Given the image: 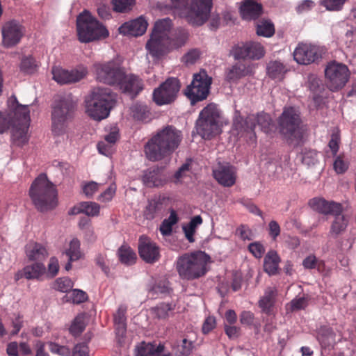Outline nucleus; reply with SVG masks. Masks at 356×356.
<instances>
[{
	"mask_svg": "<svg viewBox=\"0 0 356 356\" xmlns=\"http://www.w3.org/2000/svg\"><path fill=\"white\" fill-rule=\"evenodd\" d=\"M147 55L154 59L159 60L172 51L169 39H165L153 35H150L149 39L145 44Z\"/></svg>",
	"mask_w": 356,
	"mask_h": 356,
	"instance_id": "nucleus-19",
	"label": "nucleus"
},
{
	"mask_svg": "<svg viewBox=\"0 0 356 356\" xmlns=\"http://www.w3.org/2000/svg\"><path fill=\"white\" fill-rule=\"evenodd\" d=\"M114 10L118 13H125L130 10L134 6V0H113Z\"/></svg>",
	"mask_w": 356,
	"mask_h": 356,
	"instance_id": "nucleus-52",
	"label": "nucleus"
},
{
	"mask_svg": "<svg viewBox=\"0 0 356 356\" xmlns=\"http://www.w3.org/2000/svg\"><path fill=\"white\" fill-rule=\"evenodd\" d=\"M46 268L41 262H35L31 265L24 266L22 270H18L15 275V281L22 277L27 280H39L45 273Z\"/></svg>",
	"mask_w": 356,
	"mask_h": 356,
	"instance_id": "nucleus-25",
	"label": "nucleus"
},
{
	"mask_svg": "<svg viewBox=\"0 0 356 356\" xmlns=\"http://www.w3.org/2000/svg\"><path fill=\"white\" fill-rule=\"evenodd\" d=\"M65 253L68 257V259L70 261H75L81 259L83 256V253L81 250L80 241L76 238L72 239Z\"/></svg>",
	"mask_w": 356,
	"mask_h": 356,
	"instance_id": "nucleus-39",
	"label": "nucleus"
},
{
	"mask_svg": "<svg viewBox=\"0 0 356 356\" xmlns=\"http://www.w3.org/2000/svg\"><path fill=\"white\" fill-rule=\"evenodd\" d=\"M95 261L97 265H98L106 274L109 273V261L106 254H98L96 257Z\"/></svg>",
	"mask_w": 356,
	"mask_h": 356,
	"instance_id": "nucleus-63",
	"label": "nucleus"
},
{
	"mask_svg": "<svg viewBox=\"0 0 356 356\" xmlns=\"http://www.w3.org/2000/svg\"><path fill=\"white\" fill-rule=\"evenodd\" d=\"M257 124L261 129L266 133H270L274 128L270 116L265 113L257 115H249L243 119L238 113H236L233 120V131H236L240 137L248 138L251 140L255 139L254 129Z\"/></svg>",
	"mask_w": 356,
	"mask_h": 356,
	"instance_id": "nucleus-7",
	"label": "nucleus"
},
{
	"mask_svg": "<svg viewBox=\"0 0 356 356\" xmlns=\"http://www.w3.org/2000/svg\"><path fill=\"white\" fill-rule=\"evenodd\" d=\"M274 33V25L269 20H263L257 25V34L259 36L270 38Z\"/></svg>",
	"mask_w": 356,
	"mask_h": 356,
	"instance_id": "nucleus-45",
	"label": "nucleus"
},
{
	"mask_svg": "<svg viewBox=\"0 0 356 356\" xmlns=\"http://www.w3.org/2000/svg\"><path fill=\"white\" fill-rule=\"evenodd\" d=\"M316 338L323 348L332 346L334 343V334L327 326H321L317 331Z\"/></svg>",
	"mask_w": 356,
	"mask_h": 356,
	"instance_id": "nucleus-38",
	"label": "nucleus"
},
{
	"mask_svg": "<svg viewBox=\"0 0 356 356\" xmlns=\"http://www.w3.org/2000/svg\"><path fill=\"white\" fill-rule=\"evenodd\" d=\"M333 215L334 216V220L332 223L330 234L333 237H337L346 230L348 221L347 218L342 215L341 212Z\"/></svg>",
	"mask_w": 356,
	"mask_h": 356,
	"instance_id": "nucleus-36",
	"label": "nucleus"
},
{
	"mask_svg": "<svg viewBox=\"0 0 356 356\" xmlns=\"http://www.w3.org/2000/svg\"><path fill=\"white\" fill-rule=\"evenodd\" d=\"M85 327V316L83 314H79L74 318V321L72 322L70 327V331L73 335L76 336L80 334L83 331Z\"/></svg>",
	"mask_w": 356,
	"mask_h": 356,
	"instance_id": "nucleus-49",
	"label": "nucleus"
},
{
	"mask_svg": "<svg viewBox=\"0 0 356 356\" xmlns=\"http://www.w3.org/2000/svg\"><path fill=\"white\" fill-rule=\"evenodd\" d=\"M300 113L295 107H285L278 120L280 134L290 143L298 145L302 138Z\"/></svg>",
	"mask_w": 356,
	"mask_h": 356,
	"instance_id": "nucleus-9",
	"label": "nucleus"
},
{
	"mask_svg": "<svg viewBox=\"0 0 356 356\" xmlns=\"http://www.w3.org/2000/svg\"><path fill=\"white\" fill-rule=\"evenodd\" d=\"M302 163L308 166L316 164L318 161V153L315 150H307L303 153Z\"/></svg>",
	"mask_w": 356,
	"mask_h": 356,
	"instance_id": "nucleus-59",
	"label": "nucleus"
},
{
	"mask_svg": "<svg viewBox=\"0 0 356 356\" xmlns=\"http://www.w3.org/2000/svg\"><path fill=\"white\" fill-rule=\"evenodd\" d=\"M138 252L143 260L149 264L157 261L160 257L159 246L145 236L139 238Z\"/></svg>",
	"mask_w": 356,
	"mask_h": 356,
	"instance_id": "nucleus-21",
	"label": "nucleus"
},
{
	"mask_svg": "<svg viewBox=\"0 0 356 356\" xmlns=\"http://www.w3.org/2000/svg\"><path fill=\"white\" fill-rule=\"evenodd\" d=\"M74 108V102L71 95L56 97L51 114L52 131L55 134L60 135L65 131Z\"/></svg>",
	"mask_w": 356,
	"mask_h": 356,
	"instance_id": "nucleus-11",
	"label": "nucleus"
},
{
	"mask_svg": "<svg viewBox=\"0 0 356 356\" xmlns=\"http://www.w3.org/2000/svg\"><path fill=\"white\" fill-rule=\"evenodd\" d=\"M127 307L120 305L113 316L116 340L119 344L124 342L127 333Z\"/></svg>",
	"mask_w": 356,
	"mask_h": 356,
	"instance_id": "nucleus-24",
	"label": "nucleus"
},
{
	"mask_svg": "<svg viewBox=\"0 0 356 356\" xmlns=\"http://www.w3.org/2000/svg\"><path fill=\"white\" fill-rule=\"evenodd\" d=\"M213 175L216 181L225 187L233 186L236 180V168L227 163H218L213 169Z\"/></svg>",
	"mask_w": 356,
	"mask_h": 356,
	"instance_id": "nucleus-20",
	"label": "nucleus"
},
{
	"mask_svg": "<svg viewBox=\"0 0 356 356\" xmlns=\"http://www.w3.org/2000/svg\"><path fill=\"white\" fill-rule=\"evenodd\" d=\"M148 23L143 17L127 22L121 25L119 33L124 35L140 36L143 35L147 28Z\"/></svg>",
	"mask_w": 356,
	"mask_h": 356,
	"instance_id": "nucleus-22",
	"label": "nucleus"
},
{
	"mask_svg": "<svg viewBox=\"0 0 356 356\" xmlns=\"http://www.w3.org/2000/svg\"><path fill=\"white\" fill-rule=\"evenodd\" d=\"M100 212V206L95 202H81L74 206L69 211L70 215L84 213L89 217L98 216Z\"/></svg>",
	"mask_w": 356,
	"mask_h": 356,
	"instance_id": "nucleus-28",
	"label": "nucleus"
},
{
	"mask_svg": "<svg viewBox=\"0 0 356 356\" xmlns=\"http://www.w3.org/2000/svg\"><path fill=\"white\" fill-rule=\"evenodd\" d=\"M277 294V291L275 287H268L266 289L264 295L259 301V306L263 312L267 314L271 312Z\"/></svg>",
	"mask_w": 356,
	"mask_h": 356,
	"instance_id": "nucleus-33",
	"label": "nucleus"
},
{
	"mask_svg": "<svg viewBox=\"0 0 356 356\" xmlns=\"http://www.w3.org/2000/svg\"><path fill=\"white\" fill-rule=\"evenodd\" d=\"M248 47H250V59L258 60L265 54L264 47L260 43L248 42Z\"/></svg>",
	"mask_w": 356,
	"mask_h": 356,
	"instance_id": "nucleus-48",
	"label": "nucleus"
},
{
	"mask_svg": "<svg viewBox=\"0 0 356 356\" xmlns=\"http://www.w3.org/2000/svg\"><path fill=\"white\" fill-rule=\"evenodd\" d=\"M118 86L124 92L129 93L131 95H136L143 90V83L141 80L136 76L133 74L127 75L124 73V76Z\"/></svg>",
	"mask_w": 356,
	"mask_h": 356,
	"instance_id": "nucleus-27",
	"label": "nucleus"
},
{
	"mask_svg": "<svg viewBox=\"0 0 356 356\" xmlns=\"http://www.w3.org/2000/svg\"><path fill=\"white\" fill-rule=\"evenodd\" d=\"M100 184L90 181L84 182L82 184V191L87 197H92L93 195L99 190Z\"/></svg>",
	"mask_w": 356,
	"mask_h": 356,
	"instance_id": "nucleus-57",
	"label": "nucleus"
},
{
	"mask_svg": "<svg viewBox=\"0 0 356 356\" xmlns=\"http://www.w3.org/2000/svg\"><path fill=\"white\" fill-rule=\"evenodd\" d=\"M8 111L5 117L0 111V134L12 127L11 137L13 143L22 146L28 143V130L30 123V111L28 105L19 104L15 96H11L8 100Z\"/></svg>",
	"mask_w": 356,
	"mask_h": 356,
	"instance_id": "nucleus-1",
	"label": "nucleus"
},
{
	"mask_svg": "<svg viewBox=\"0 0 356 356\" xmlns=\"http://www.w3.org/2000/svg\"><path fill=\"white\" fill-rule=\"evenodd\" d=\"M180 89L177 78H169L153 92V99L157 105L162 106L173 102Z\"/></svg>",
	"mask_w": 356,
	"mask_h": 356,
	"instance_id": "nucleus-16",
	"label": "nucleus"
},
{
	"mask_svg": "<svg viewBox=\"0 0 356 356\" xmlns=\"http://www.w3.org/2000/svg\"><path fill=\"white\" fill-rule=\"evenodd\" d=\"M143 181L147 187L161 186L165 183L159 170H147L143 176Z\"/></svg>",
	"mask_w": 356,
	"mask_h": 356,
	"instance_id": "nucleus-37",
	"label": "nucleus"
},
{
	"mask_svg": "<svg viewBox=\"0 0 356 356\" xmlns=\"http://www.w3.org/2000/svg\"><path fill=\"white\" fill-rule=\"evenodd\" d=\"M175 13L195 26L204 24L209 19L213 6V0H169Z\"/></svg>",
	"mask_w": 356,
	"mask_h": 356,
	"instance_id": "nucleus-3",
	"label": "nucleus"
},
{
	"mask_svg": "<svg viewBox=\"0 0 356 356\" xmlns=\"http://www.w3.org/2000/svg\"><path fill=\"white\" fill-rule=\"evenodd\" d=\"M117 186L115 183H112L108 188L102 192L98 197V200L102 202H110L115 195Z\"/></svg>",
	"mask_w": 356,
	"mask_h": 356,
	"instance_id": "nucleus-56",
	"label": "nucleus"
},
{
	"mask_svg": "<svg viewBox=\"0 0 356 356\" xmlns=\"http://www.w3.org/2000/svg\"><path fill=\"white\" fill-rule=\"evenodd\" d=\"M25 27L17 20L6 22L1 27L2 45L6 48L17 45L25 33Z\"/></svg>",
	"mask_w": 356,
	"mask_h": 356,
	"instance_id": "nucleus-17",
	"label": "nucleus"
},
{
	"mask_svg": "<svg viewBox=\"0 0 356 356\" xmlns=\"http://www.w3.org/2000/svg\"><path fill=\"white\" fill-rule=\"evenodd\" d=\"M210 257L202 251L186 253L175 263L176 270L182 280H192L204 275Z\"/></svg>",
	"mask_w": 356,
	"mask_h": 356,
	"instance_id": "nucleus-4",
	"label": "nucleus"
},
{
	"mask_svg": "<svg viewBox=\"0 0 356 356\" xmlns=\"http://www.w3.org/2000/svg\"><path fill=\"white\" fill-rule=\"evenodd\" d=\"M132 113L134 118L143 121L147 118L149 111L146 106L136 104L133 106Z\"/></svg>",
	"mask_w": 356,
	"mask_h": 356,
	"instance_id": "nucleus-60",
	"label": "nucleus"
},
{
	"mask_svg": "<svg viewBox=\"0 0 356 356\" xmlns=\"http://www.w3.org/2000/svg\"><path fill=\"white\" fill-rule=\"evenodd\" d=\"M349 165V159L344 154H340L335 157L333 168L337 174H343L348 170Z\"/></svg>",
	"mask_w": 356,
	"mask_h": 356,
	"instance_id": "nucleus-42",
	"label": "nucleus"
},
{
	"mask_svg": "<svg viewBox=\"0 0 356 356\" xmlns=\"http://www.w3.org/2000/svg\"><path fill=\"white\" fill-rule=\"evenodd\" d=\"M49 348L51 353L61 356H70L71 353L70 349L67 346H60L54 342L49 343Z\"/></svg>",
	"mask_w": 356,
	"mask_h": 356,
	"instance_id": "nucleus-61",
	"label": "nucleus"
},
{
	"mask_svg": "<svg viewBox=\"0 0 356 356\" xmlns=\"http://www.w3.org/2000/svg\"><path fill=\"white\" fill-rule=\"evenodd\" d=\"M170 291V286L168 282L164 280L156 283L149 290V294L152 297L154 295H162L168 293Z\"/></svg>",
	"mask_w": 356,
	"mask_h": 356,
	"instance_id": "nucleus-54",
	"label": "nucleus"
},
{
	"mask_svg": "<svg viewBox=\"0 0 356 356\" xmlns=\"http://www.w3.org/2000/svg\"><path fill=\"white\" fill-rule=\"evenodd\" d=\"M248 250L256 258H261L265 252L264 245L259 242L250 243Z\"/></svg>",
	"mask_w": 356,
	"mask_h": 356,
	"instance_id": "nucleus-64",
	"label": "nucleus"
},
{
	"mask_svg": "<svg viewBox=\"0 0 356 356\" xmlns=\"http://www.w3.org/2000/svg\"><path fill=\"white\" fill-rule=\"evenodd\" d=\"M29 195L35 207L40 211L53 209L57 205L56 187L44 174L39 175L33 182Z\"/></svg>",
	"mask_w": 356,
	"mask_h": 356,
	"instance_id": "nucleus-5",
	"label": "nucleus"
},
{
	"mask_svg": "<svg viewBox=\"0 0 356 356\" xmlns=\"http://www.w3.org/2000/svg\"><path fill=\"white\" fill-rule=\"evenodd\" d=\"M253 65H245L243 64H236L226 72V79L230 82H234L254 72Z\"/></svg>",
	"mask_w": 356,
	"mask_h": 356,
	"instance_id": "nucleus-30",
	"label": "nucleus"
},
{
	"mask_svg": "<svg viewBox=\"0 0 356 356\" xmlns=\"http://www.w3.org/2000/svg\"><path fill=\"white\" fill-rule=\"evenodd\" d=\"M38 65L34 58L31 56L24 57L22 58L20 63V70L25 74H32L33 73Z\"/></svg>",
	"mask_w": 356,
	"mask_h": 356,
	"instance_id": "nucleus-50",
	"label": "nucleus"
},
{
	"mask_svg": "<svg viewBox=\"0 0 356 356\" xmlns=\"http://www.w3.org/2000/svg\"><path fill=\"white\" fill-rule=\"evenodd\" d=\"M120 261L126 265H131L136 259V253L127 245H122L118 252Z\"/></svg>",
	"mask_w": 356,
	"mask_h": 356,
	"instance_id": "nucleus-40",
	"label": "nucleus"
},
{
	"mask_svg": "<svg viewBox=\"0 0 356 356\" xmlns=\"http://www.w3.org/2000/svg\"><path fill=\"white\" fill-rule=\"evenodd\" d=\"M212 79L204 70L193 75V81L185 90L186 96L192 104L205 99L210 91Z\"/></svg>",
	"mask_w": 356,
	"mask_h": 356,
	"instance_id": "nucleus-13",
	"label": "nucleus"
},
{
	"mask_svg": "<svg viewBox=\"0 0 356 356\" xmlns=\"http://www.w3.org/2000/svg\"><path fill=\"white\" fill-rule=\"evenodd\" d=\"M67 301H71L74 304H79L85 302L87 298V294L82 290L74 289L70 291V294L66 296Z\"/></svg>",
	"mask_w": 356,
	"mask_h": 356,
	"instance_id": "nucleus-53",
	"label": "nucleus"
},
{
	"mask_svg": "<svg viewBox=\"0 0 356 356\" xmlns=\"http://www.w3.org/2000/svg\"><path fill=\"white\" fill-rule=\"evenodd\" d=\"M73 286V282L68 277H59L53 284V288L62 293L70 292Z\"/></svg>",
	"mask_w": 356,
	"mask_h": 356,
	"instance_id": "nucleus-47",
	"label": "nucleus"
},
{
	"mask_svg": "<svg viewBox=\"0 0 356 356\" xmlns=\"http://www.w3.org/2000/svg\"><path fill=\"white\" fill-rule=\"evenodd\" d=\"M115 96L107 88H95L86 98V112L95 120L106 118L115 104Z\"/></svg>",
	"mask_w": 356,
	"mask_h": 356,
	"instance_id": "nucleus-6",
	"label": "nucleus"
},
{
	"mask_svg": "<svg viewBox=\"0 0 356 356\" xmlns=\"http://www.w3.org/2000/svg\"><path fill=\"white\" fill-rule=\"evenodd\" d=\"M346 0H321V4L327 10L338 11L340 10Z\"/></svg>",
	"mask_w": 356,
	"mask_h": 356,
	"instance_id": "nucleus-55",
	"label": "nucleus"
},
{
	"mask_svg": "<svg viewBox=\"0 0 356 356\" xmlns=\"http://www.w3.org/2000/svg\"><path fill=\"white\" fill-rule=\"evenodd\" d=\"M97 147L99 154L108 157L111 156L115 152V145L105 140L99 142Z\"/></svg>",
	"mask_w": 356,
	"mask_h": 356,
	"instance_id": "nucleus-58",
	"label": "nucleus"
},
{
	"mask_svg": "<svg viewBox=\"0 0 356 356\" xmlns=\"http://www.w3.org/2000/svg\"><path fill=\"white\" fill-rule=\"evenodd\" d=\"M326 49L317 44L299 42L293 51L295 61L300 65H309L321 59Z\"/></svg>",
	"mask_w": 356,
	"mask_h": 356,
	"instance_id": "nucleus-14",
	"label": "nucleus"
},
{
	"mask_svg": "<svg viewBox=\"0 0 356 356\" xmlns=\"http://www.w3.org/2000/svg\"><path fill=\"white\" fill-rule=\"evenodd\" d=\"M135 356H171L169 351L165 350L162 344L158 346L152 343L141 342L136 348Z\"/></svg>",
	"mask_w": 356,
	"mask_h": 356,
	"instance_id": "nucleus-26",
	"label": "nucleus"
},
{
	"mask_svg": "<svg viewBox=\"0 0 356 356\" xmlns=\"http://www.w3.org/2000/svg\"><path fill=\"white\" fill-rule=\"evenodd\" d=\"M177 221V215L175 211L172 210L169 217L165 219L160 226V232L162 235L169 236L172 233L173 225H175Z\"/></svg>",
	"mask_w": 356,
	"mask_h": 356,
	"instance_id": "nucleus-41",
	"label": "nucleus"
},
{
	"mask_svg": "<svg viewBox=\"0 0 356 356\" xmlns=\"http://www.w3.org/2000/svg\"><path fill=\"white\" fill-rule=\"evenodd\" d=\"M26 254L29 260L40 261L48 256L46 248L38 243H29L26 245Z\"/></svg>",
	"mask_w": 356,
	"mask_h": 356,
	"instance_id": "nucleus-31",
	"label": "nucleus"
},
{
	"mask_svg": "<svg viewBox=\"0 0 356 356\" xmlns=\"http://www.w3.org/2000/svg\"><path fill=\"white\" fill-rule=\"evenodd\" d=\"M286 72V67L279 60H272L267 64L266 74L268 76L276 81L283 80Z\"/></svg>",
	"mask_w": 356,
	"mask_h": 356,
	"instance_id": "nucleus-32",
	"label": "nucleus"
},
{
	"mask_svg": "<svg viewBox=\"0 0 356 356\" xmlns=\"http://www.w3.org/2000/svg\"><path fill=\"white\" fill-rule=\"evenodd\" d=\"M76 31L79 40L83 43L104 39L109 35L106 27L86 10L76 17Z\"/></svg>",
	"mask_w": 356,
	"mask_h": 356,
	"instance_id": "nucleus-8",
	"label": "nucleus"
},
{
	"mask_svg": "<svg viewBox=\"0 0 356 356\" xmlns=\"http://www.w3.org/2000/svg\"><path fill=\"white\" fill-rule=\"evenodd\" d=\"M249 51L248 42H242L233 47L231 54L236 60L250 58Z\"/></svg>",
	"mask_w": 356,
	"mask_h": 356,
	"instance_id": "nucleus-43",
	"label": "nucleus"
},
{
	"mask_svg": "<svg viewBox=\"0 0 356 356\" xmlns=\"http://www.w3.org/2000/svg\"><path fill=\"white\" fill-rule=\"evenodd\" d=\"M349 74L348 67L336 61L329 63L325 69L327 87L333 91L346 85L348 81Z\"/></svg>",
	"mask_w": 356,
	"mask_h": 356,
	"instance_id": "nucleus-15",
	"label": "nucleus"
},
{
	"mask_svg": "<svg viewBox=\"0 0 356 356\" xmlns=\"http://www.w3.org/2000/svg\"><path fill=\"white\" fill-rule=\"evenodd\" d=\"M188 38V33L185 29H179L175 38H170L172 51L184 46Z\"/></svg>",
	"mask_w": 356,
	"mask_h": 356,
	"instance_id": "nucleus-44",
	"label": "nucleus"
},
{
	"mask_svg": "<svg viewBox=\"0 0 356 356\" xmlns=\"http://www.w3.org/2000/svg\"><path fill=\"white\" fill-rule=\"evenodd\" d=\"M243 19L252 20L258 18L262 13V6L252 0H245L240 8Z\"/></svg>",
	"mask_w": 356,
	"mask_h": 356,
	"instance_id": "nucleus-29",
	"label": "nucleus"
},
{
	"mask_svg": "<svg viewBox=\"0 0 356 356\" xmlns=\"http://www.w3.org/2000/svg\"><path fill=\"white\" fill-rule=\"evenodd\" d=\"M309 204L312 209L325 215L342 212V206L340 203L329 202L322 197H314L310 200Z\"/></svg>",
	"mask_w": 356,
	"mask_h": 356,
	"instance_id": "nucleus-23",
	"label": "nucleus"
},
{
	"mask_svg": "<svg viewBox=\"0 0 356 356\" xmlns=\"http://www.w3.org/2000/svg\"><path fill=\"white\" fill-rule=\"evenodd\" d=\"M162 210V203L160 200H151L146 207L145 214L147 218H153L155 214Z\"/></svg>",
	"mask_w": 356,
	"mask_h": 356,
	"instance_id": "nucleus-51",
	"label": "nucleus"
},
{
	"mask_svg": "<svg viewBox=\"0 0 356 356\" xmlns=\"http://www.w3.org/2000/svg\"><path fill=\"white\" fill-rule=\"evenodd\" d=\"M92 69L98 81L111 86H118L124 76V69L116 59L95 63Z\"/></svg>",
	"mask_w": 356,
	"mask_h": 356,
	"instance_id": "nucleus-12",
	"label": "nucleus"
},
{
	"mask_svg": "<svg viewBox=\"0 0 356 356\" xmlns=\"http://www.w3.org/2000/svg\"><path fill=\"white\" fill-rule=\"evenodd\" d=\"M280 258L275 250H270L265 256L264 261V268L266 273L270 275H275L277 273Z\"/></svg>",
	"mask_w": 356,
	"mask_h": 356,
	"instance_id": "nucleus-35",
	"label": "nucleus"
},
{
	"mask_svg": "<svg viewBox=\"0 0 356 356\" xmlns=\"http://www.w3.org/2000/svg\"><path fill=\"white\" fill-rule=\"evenodd\" d=\"M53 79L59 84L74 83L84 78L88 74V69L83 65H80L75 69L67 70L56 66L51 70Z\"/></svg>",
	"mask_w": 356,
	"mask_h": 356,
	"instance_id": "nucleus-18",
	"label": "nucleus"
},
{
	"mask_svg": "<svg viewBox=\"0 0 356 356\" xmlns=\"http://www.w3.org/2000/svg\"><path fill=\"white\" fill-rule=\"evenodd\" d=\"M195 128L204 139H210L220 133V112L216 104H209L200 111Z\"/></svg>",
	"mask_w": 356,
	"mask_h": 356,
	"instance_id": "nucleus-10",
	"label": "nucleus"
},
{
	"mask_svg": "<svg viewBox=\"0 0 356 356\" xmlns=\"http://www.w3.org/2000/svg\"><path fill=\"white\" fill-rule=\"evenodd\" d=\"M172 27V23L170 18L159 19L155 22L151 34L165 39H170Z\"/></svg>",
	"mask_w": 356,
	"mask_h": 356,
	"instance_id": "nucleus-34",
	"label": "nucleus"
},
{
	"mask_svg": "<svg viewBox=\"0 0 356 356\" xmlns=\"http://www.w3.org/2000/svg\"><path fill=\"white\" fill-rule=\"evenodd\" d=\"M308 302L307 297L296 298L290 302L291 310L303 309L308 305Z\"/></svg>",
	"mask_w": 356,
	"mask_h": 356,
	"instance_id": "nucleus-62",
	"label": "nucleus"
},
{
	"mask_svg": "<svg viewBox=\"0 0 356 356\" xmlns=\"http://www.w3.org/2000/svg\"><path fill=\"white\" fill-rule=\"evenodd\" d=\"M183 139L180 130L172 125L159 129L144 145L146 158L151 161H159L170 156L179 147Z\"/></svg>",
	"mask_w": 356,
	"mask_h": 356,
	"instance_id": "nucleus-2",
	"label": "nucleus"
},
{
	"mask_svg": "<svg viewBox=\"0 0 356 356\" xmlns=\"http://www.w3.org/2000/svg\"><path fill=\"white\" fill-rule=\"evenodd\" d=\"M174 309L172 304L161 303L151 309L152 314L159 319H164L169 316V312Z\"/></svg>",
	"mask_w": 356,
	"mask_h": 356,
	"instance_id": "nucleus-46",
	"label": "nucleus"
}]
</instances>
